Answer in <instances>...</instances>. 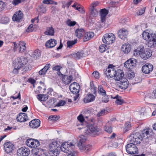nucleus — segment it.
Instances as JSON below:
<instances>
[{
  "label": "nucleus",
  "mask_w": 156,
  "mask_h": 156,
  "mask_svg": "<svg viewBox=\"0 0 156 156\" xmlns=\"http://www.w3.org/2000/svg\"><path fill=\"white\" fill-rule=\"evenodd\" d=\"M74 147V145L72 143L65 142L62 144L60 149L65 153H69L68 156H75L72 153V151Z\"/></svg>",
  "instance_id": "7ed1b4c3"
},
{
  "label": "nucleus",
  "mask_w": 156,
  "mask_h": 156,
  "mask_svg": "<svg viewBox=\"0 0 156 156\" xmlns=\"http://www.w3.org/2000/svg\"><path fill=\"white\" fill-rule=\"evenodd\" d=\"M117 83V86L121 89L125 90L128 86L129 83L126 78H123Z\"/></svg>",
  "instance_id": "9b49d317"
},
{
  "label": "nucleus",
  "mask_w": 156,
  "mask_h": 156,
  "mask_svg": "<svg viewBox=\"0 0 156 156\" xmlns=\"http://www.w3.org/2000/svg\"><path fill=\"white\" fill-rule=\"evenodd\" d=\"M135 74L133 72H130L127 74V78L129 80L133 79L134 77Z\"/></svg>",
  "instance_id": "864d4df0"
},
{
  "label": "nucleus",
  "mask_w": 156,
  "mask_h": 156,
  "mask_svg": "<svg viewBox=\"0 0 156 156\" xmlns=\"http://www.w3.org/2000/svg\"><path fill=\"white\" fill-rule=\"evenodd\" d=\"M79 88H74L72 90H70V91L73 94H78L79 92Z\"/></svg>",
  "instance_id": "338daca9"
},
{
  "label": "nucleus",
  "mask_w": 156,
  "mask_h": 156,
  "mask_svg": "<svg viewBox=\"0 0 156 156\" xmlns=\"http://www.w3.org/2000/svg\"><path fill=\"white\" fill-rule=\"evenodd\" d=\"M107 48L106 45L105 44H103L100 46L99 50L100 52L103 53L107 50Z\"/></svg>",
  "instance_id": "a18cd8bd"
},
{
  "label": "nucleus",
  "mask_w": 156,
  "mask_h": 156,
  "mask_svg": "<svg viewBox=\"0 0 156 156\" xmlns=\"http://www.w3.org/2000/svg\"><path fill=\"white\" fill-rule=\"evenodd\" d=\"M35 152H34L33 154L34 156L37 155H40L41 154V151H42V149H39L38 148H35Z\"/></svg>",
  "instance_id": "3c124183"
},
{
  "label": "nucleus",
  "mask_w": 156,
  "mask_h": 156,
  "mask_svg": "<svg viewBox=\"0 0 156 156\" xmlns=\"http://www.w3.org/2000/svg\"><path fill=\"white\" fill-rule=\"evenodd\" d=\"M119 96L118 95H117L114 98H112L114 99H116V100L115 101V103L118 105H122L123 103V100L121 98H119Z\"/></svg>",
  "instance_id": "4c0bfd02"
},
{
  "label": "nucleus",
  "mask_w": 156,
  "mask_h": 156,
  "mask_svg": "<svg viewBox=\"0 0 156 156\" xmlns=\"http://www.w3.org/2000/svg\"><path fill=\"white\" fill-rule=\"evenodd\" d=\"M90 89L92 93L94 94H96L97 91V87L95 86L93 81L90 82Z\"/></svg>",
  "instance_id": "f704fd0d"
},
{
  "label": "nucleus",
  "mask_w": 156,
  "mask_h": 156,
  "mask_svg": "<svg viewBox=\"0 0 156 156\" xmlns=\"http://www.w3.org/2000/svg\"><path fill=\"white\" fill-rule=\"evenodd\" d=\"M66 23L68 26H73L76 25V22L75 21H71L70 19H68L66 22Z\"/></svg>",
  "instance_id": "09e8293b"
},
{
  "label": "nucleus",
  "mask_w": 156,
  "mask_h": 156,
  "mask_svg": "<svg viewBox=\"0 0 156 156\" xmlns=\"http://www.w3.org/2000/svg\"><path fill=\"white\" fill-rule=\"evenodd\" d=\"M26 0H14L12 1V3L15 5H17L19 3L23 2Z\"/></svg>",
  "instance_id": "0e129e2a"
},
{
  "label": "nucleus",
  "mask_w": 156,
  "mask_h": 156,
  "mask_svg": "<svg viewBox=\"0 0 156 156\" xmlns=\"http://www.w3.org/2000/svg\"><path fill=\"white\" fill-rule=\"evenodd\" d=\"M72 79L73 77L71 75L68 76L67 75H64L63 76V78H62V80L64 84L68 85L72 81Z\"/></svg>",
  "instance_id": "393cba45"
},
{
  "label": "nucleus",
  "mask_w": 156,
  "mask_h": 156,
  "mask_svg": "<svg viewBox=\"0 0 156 156\" xmlns=\"http://www.w3.org/2000/svg\"><path fill=\"white\" fill-rule=\"evenodd\" d=\"M1 21L2 23H6L9 22V19L6 16H3L1 18Z\"/></svg>",
  "instance_id": "de8ad7c7"
},
{
  "label": "nucleus",
  "mask_w": 156,
  "mask_h": 156,
  "mask_svg": "<svg viewBox=\"0 0 156 156\" xmlns=\"http://www.w3.org/2000/svg\"><path fill=\"white\" fill-rule=\"evenodd\" d=\"M75 33L76 36L78 38H80L83 36L85 33V31L82 28L78 29L75 30Z\"/></svg>",
  "instance_id": "bb28decb"
},
{
  "label": "nucleus",
  "mask_w": 156,
  "mask_h": 156,
  "mask_svg": "<svg viewBox=\"0 0 156 156\" xmlns=\"http://www.w3.org/2000/svg\"><path fill=\"white\" fill-rule=\"evenodd\" d=\"M95 99V96L93 94H89L87 95L83 99L85 103H87L93 101Z\"/></svg>",
  "instance_id": "5701e85b"
},
{
  "label": "nucleus",
  "mask_w": 156,
  "mask_h": 156,
  "mask_svg": "<svg viewBox=\"0 0 156 156\" xmlns=\"http://www.w3.org/2000/svg\"><path fill=\"white\" fill-rule=\"evenodd\" d=\"M103 97L102 98V101L104 103H107L108 101V95L106 94L104 95H103Z\"/></svg>",
  "instance_id": "052dcab7"
},
{
  "label": "nucleus",
  "mask_w": 156,
  "mask_h": 156,
  "mask_svg": "<svg viewBox=\"0 0 156 156\" xmlns=\"http://www.w3.org/2000/svg\"><path fill=\"white\" fill-rule=\"evenodd\" d=\"M98 11L97 10L94 8H93L92 9L90 10V17H96L98 15Z\"/></svg>",
  "instance_id": "e433bc0d"
},
{
  "label": "nucleus",
  "mask_w": 156,
  "mask_h": 156,
  "mask_svg": "<svg viewBox=\"0 0 156 156\" xmlns=\"http://www.w3.org/2000/svg\"><path fill=\"white\" fill-rule=\"evenodd\" d=\"M37 97L40 101H45L48 99V96L46 94H39L37 95Z\"/></svg>",
  "instance_id": "2f4dec72"
},
{
  "label": "nucleus",
  "mask_w": 156,
  "mask_h": 156,
  "mask_svg": "<svg viewBox=\"0 0 156 156\" xmlns=\"http://www.w3.org/2000/svg\"><path fill=\"white\" fill-rule=\"evenodd\" d=\"M77 119H78V121L76 122V126H77L80 125H83V122L84 121L86 122L82 114L80 115L77 117Z\"/></svg>",
  "instance_id": "473e14b6"
},
{
  "label": "nucleus",
  "mask_w": 156,
  "mask_h": 156,
  "mask_svg": "<svg viewBox=\"0 0 156 156\" xmlns=\"http://www.w3.org/2000/svg\"><path fill=\"white\" fill-rule=\"evenodd\" d=\"M91 145L90 144H84L80 147L81 150H83L85 151H89L91 149Z\"/></svg>",
  "instance_id": "72a5a7b5"
},
{
  "label": "nucleus",
  "mask_w": 156,
  "mask_h": 156,
  "mask_svg": "<svg viewBox=\"0 0 156 156\" xmlns=\"http://www.w3.org/2000/svg\"><path fill=\"white\" fill-rule=\"evenodd\" d=\"M66 102L65 101L62 100H61L59 101L56 104V106L59 107L61 106H64L66 104Z\"/></svg>",
  "instance_id": "bf43d9fd"
},
{
  "label": "nucleus",
  "mask_w": 156,
  "mask_h": 156,
  "mask_svg": "<svg viewBox=\"0 0 156 156\" xmlns=\"http://www.w3.org/2000/svg\"><path fill=\"white\" fill-rule=\"evenodd\" d=\"M135 144L133 142H130L126 146V151L128 154H138V149Z\"/></svg>",
  "instance_id": "423d86ee"
},
{
  "label": "nucleus",
  "mask_w": 156,
  "mask_h": 156,
  "mask_svg": "<svg viewBox=\"0 0 156 156\" xmlns=\"http://www.w3.org/2000/svg\"><path fill=\"white\" fill-rule=\"evenodd\" d=\"M34 139H29L26 141V143L28 146L29 147H33V145H34Z\"/></svg>",
  "instance_id": "ea45409f"
},
{
  "label": "nucleus",
  "mask_w": 156,
  "mask_h": 156,
  "mask_svg": "<svg viewBox=\"0 0 156 156\" xmlns=\"http://www.w3.org/2000/svg\"><path fill=\"white\" fill-rule=\"evenodd\" d=\"M125 127L126 130V131H128L130 129L131 127V124L130 122H126L125 125Z\"/></svg>",
  "instance_id": "4d7b16f0"
},
{
  "label": "nucleus",
  "mask_w": 156,
  "mask_h": 156,
  "mask_svg": "<svg viewBox=\"0 0 156 156\" xmlns=\"http://www.w3.org/2000/svg\"><path fill=\"white\" fill-rule=\"evenodd\" d=\"M26 43L22 41H20L19 42V49L20 53L24 52L26 49Z\"/></svg>",
  "instance_id": "cd10ccee"
},
{
  "label": "nucleus",
  "mask_w": 156,
  "mask_h": 156,
  "mask_svg": "<svg viewBox=\"0 0 156 156\" xmlns=\"http://www.w3.org/2000/svg\"><path fill=\"white\" fill-rule=\"evenodd\" d=\"M108 12V10L104 8L101 10L100 13L101 16V20L102 23H103L105 20L106 16Z\"/></svg>",
  "instance_id": "412c9836"
},
{
  "label": "nucleus",
  "mask_w": 156,
  "mask_h": 156,
  "mask_svg": "<svg viewBox=\"0 0 156 156\" xmlns=\"http://www.w3.org/2000/svg\"><path fill=\"white\" fill-rule=\"evenodd\" d=\"M23 14L22 12L20 10L16 12L13 15L12 20L13 21L16 22H20L22 20Z\"/></svg>",
  "instance_id": "f8f14e48"
},
{
  "label": "nucleus",
  "mask_w": 156,
  "mask_h": 156,
  "mask_svg": "<svg viewBox=\"0 0 156 156\" xmlns=\"http://www.w3.org/2000/svg\"><path fill=\"white\" fill-rule=\"evenodd\" d=\"M92 76L96 79H98L99 78V73L97 71H94L92 74Z\"/></svg>",
  "instance_id": "5fc2aeb1"
},
{
  "label": "nucleus",
  "mask_w": 156,
  "mask_h": 156,
  "mask_svg": "<svg viewBox=\"0 0 156 156\" xmlns=\"http://www.w3.org/2000/svg\"><path fill=\"white\" fill-rule=\"evenodd\" d=\"M40 121L39 119H34L29 122V126L31 128H37L40 126Z\"/></svg>",
  "instance_id": "dca6fc26"
},
{
  "label": "nucleus",
  "mask_w": 156,
  "mask_h": 156,
  "mask_svg": "<svg viewBox=\"0 0 156 156\" xmlns=\"http://www.w3.org/2000/svg\"><path fill=\"white\" fill-rule=\"evenodd\" d=\"M124 73L123 71L121 70H118L116 71L115 74L114 79L117 81H120L124 77Z\"/></svg>",
  "instance_id": "f3484780"
},
{
  "label": "nucleus",
  "mask_w": 156,
  "mask_h": 156,
  "mask_svg": "<svg viewBox=\"0 0 156 156\" xmlns=\"http://www.w3.org/2000/svg\"><path fill=\"white\" fill-rule=\"evenodd\" d=\"M30 153L29 149L25 147H21L17 151V154L18 156H28Z\"/></svg>",
  "instance_id": "1a4fd4ad"
},
{
  "label": "nucleus",
  "mask_w": 156,
  "mask_h": 156,
  "mask_svg": "<svg viewBox=\"0 0 156 156\" xmlns=\"http://www.w3.org/2000/svg\"><path fill=\"white\" fill-rule=\"evenodd\" d=\"M59 118L60 117L59 116H57V115H54L50 116L48 118L52 120L56 121L58 120Z\"/></svg>",
  "instance_id": "13d9d810"
},
{
  "label": "nucleus",
  "mask_w": 156,
  "mask_h": 156,
  "mask_svg": "<svg viewBox=\"0 0 156 156\" xmlns=\"http://www.w3.org/2000/svg\"><path fill=\"white\" fill-rule=\"evenodd\" d=\"M84 36L83 37V41H87L93 37L94 34L93 32H89L84 33Z\"/></svg>",
  "instance_id": "b1692460"
},
{
  "label": "nucleus",
  "mask_w": 156,
  "mask_h": 156,
  "mask_svg": "<svg viewBox=\"0 0 156 156\" xmlns=\"http://www.w3.org/2000/svg\"><path fill=\"white\" fill-rule=\"evenodd\" d=\"M87 127V130L85 133L89 136L95 137L98 136L101 133V129L94 124H88Z\"/></svg>",
  "instance_id": "f03ea898"
},
{
  "label": "nucleus",
  "mask_w": 156,
  "mask_h": 156,
  "mask_svg": "<svg viewBox=\"0 0 156 156\" xmlns=\"http://www.w3.org/2000/svg\"><path fill=\"white\" fill-rule=\"evenodd\" d=\"M80 88V86L79 84L76 83L74 82L71 83L69 86V89L70 90H72L74 88Z\"/></svg>",
  "instance_id": "79ce46f5"
},
{
  "label": "nucleus",
  "mask_w": 156,
  "mask_h": 156,
  "mask_svg": "<svg viewBox=\"0 0 156 156\" xmlns=\"http://www.w3.org/2000/svg\"><path fill=\"white\" fill-rule=\"evenodd\" d=\"M143 137L139 133L133 132L129 137V141L133 142L136 144H140L143 139Z\"/></svg>",
  "instance_id": "39448f33"
},
{
  "label": "nucleus",
  "mask_w": 156,
  "mask_h": 156,
  "mask_svg": "<svg viewBox=\"0 0 156 156\" xmlns=\"http://www.w3.org/2000/svg\"><path fill=\"white\" fill-rule=\"evenodd\" d=\"M55 33L54 29L52 26L47 27L46 28V31L44 34L46 35L53 36Z\"/></svg>",
  "instance_id": "a878e982"
},
{
  "label": "nucleus",
  "mask_w": 156,
  "mask_h": 156,
  "mask_svg": "<svg viewBox=\"0 0 156 156\" xmlns=\"http://www.w3.org/2000/svg\"><path fill=\"white\" fill-rule=\"evenodd\" d=\"M98 93L99 94L103 96L106 94L105 90L104 89L103 87L101 85L98 86Z\"/></svg>",
  "instance_id": "58836bf2"
},
{
  "label": "nucleus",
  "mask_w": 156,
  "mask_h": 156,
  "mask_svg": "<svg viewBox=\"0 0 156 156\" xmlns=\"http://www.w3.org/2000/svg\"><path fill=\"white\" fill-rule=\"evenodd\" d=\"M115 37L114 34L111 33L105 34L103 37L102 41L104 43L108 44H112L115 40Z\"/></svg>",
  "instance_id": "0eeeda50"
},
{
  "label": "nucleus",
  "mask_w": 156,
  "mask_h": 156,
  "mask_svg": "<svg viewBox=\"0 0 156 156\" xmlns=\"http://www.w3.org/2000/svg\"><path fill=\"white\" fill-rule=\"evenodd\" d=\"M27 62L28 60L26 57L21 56L17 58L13 64L17 65L19 68H21L26 65Z\"/></svg>",
  "instance_id": "6e6552de"
},
{
  "label": "nucleus",
  "mask_w": 156,
  "mask_h": 156,
  "mask_svg": "<svg viewBox=\"0 0 156 156\" xmlns=\"http://www.w3.org/2000/svg\"><path fill=\"white\" fill-rule=\"evenodd\" d=\"M61 68L60 66H56L53 67L52 69L53 70H56L58 71H59L60 70V69Z\"/></svg>",
  "instance_id": "774afa93"
},
{
  "label": "nucleus",
  "mask_w": 156,
  "mask_h": 156,
  "mask_svg": "<svg viewBox=\"0 0 156 156\" xmlns=\"http://www.w3.org/2000/svg\"><path fill=\"white\" fill-rule=\"evenodd\" d=\"M107 112V108H105L101 110L97 114V116L100 117L102 115H104L106 114Z\"/></svg>",
  "instance_id": "c03bdc74"
},
{
  "label": "nucleus",
  "mask_w": 156,
  "mask_h": 156,
  "mask_svg": "<svg viewBox=\"0 0 156 156\" xmlns=\"http://www.w3.org/2000/svg\"><path fill=\"white\" fill-rule=\"evenodd\" d=\"M151 131L150 129H146L143 130L142 133V136L143 137H145L146 138L147 137V136L149 135V133Z\"/></svg>",
  "instance_id": "a19ab883"
},
{
  "label": "nucleus",
  "mask_w": 156,
  "mask_h": 156,
  "mask_svg": "<svg viewBox=\"0 0 156 156\" xmlns=\"http://www.w3.org/2000/svg\"><path fill=\"white\" fill-rule=\"evenodd\" d=\"M33 55L35 56V57L36 58H38L40 57L41 53L39 51L35 50L33 52Z\"/></svg>",
  "instance_id": "e2e57ef3"
},
{
  "label": "nucleus",
  "mask_w": 156,
  "mask_h": 156,
  "mask_svg": "<svg viewBox=\"0 0 156 156\" xmlns=\"http://www.w3.org/2000/svg\"><path fill=\"white\" fill-rule=\"evenodd\" d=\"M14 66V68L13 70V73L17 74L18 73V70L21 68H19V67H18L15 64H13Z\"/></svg>",
  "instance_id": "6e6d98bb"
},
{
  "label": "nucleus",
  "mask_w": 156,
  "mask_h": 156,
  "mask_svg": "<svg viewBox=\"0 0 156 156\" xmlns=\"http://www.w3.org/2000/svg\"><path fill=\"white\" fill-rule=\"evenodd\" d=\"M86 139L85 138H81L80 139L79 142L78 143V147H80L82 146L85 144L84 143L86 141Z\"/></svg>",
  "instance_id": "8fccbe9b"
},
{
  "label": "nucleus",
  "mask_w": 156,
  "mask_h": 156,
  "mask_svg": "<svg viewBox=\"0 0 156 156\" xmlns=\"http://www.w3.org/2000/svg\"><path fill=\"white\" fill-rule=\"evenodd\" d=\"M57 44V41L54 39H51L48 40L45 44L46 47L51 48L55 47Z\"/></svg>",
  "instance_id": "4be33fe9"
},
{
  "label": "nucleus",
  "mask_w": 156,
  "mask_h": 156,
  "mask_svg": "<svg viewBox=\"0 0 156 156\" xmlns=\"http://www.w3.org/2000/svg\"><path fill=\"white\" fill-rule=\"evenodd\" d=\"M142 35L144 40L148 41L147 45L148 47L154 48L156 46V34L146 31L144 32Z\"/></svg>",
  "instance_id": "f257e3e1"
},
{
  "label": "nucleus",
  "mask_w": 156,
  "mask_h": 156,
  "mask_svg": "<svg viewBox=\"0 0 156 156\" xmlns=\"http://www.w3.org/2000/svg\"><path fill=\"white\" fill-rule=\"evenodd\" d=\"M39 10L42 13H44L46 11V7L43 4H41L39 6Z\"/></svg>",
  "instance_id": "49530a36"
},
{
  "label": "nucleus",
  "mask_w": 156,
  "mask_h": 156,
  "mask_svg": "<svg viewBox=\"0 0 156 156\" xmlns=\"http://www.w3.org/2000/svg\"><path fill=\"white\" fill-rule=\"evenodd\" d=\"M33 25L32 24L30 25L26 30V31L27 32H30L34 30L33 27Z\"/></svg>",
  "instance_id": "680f3d73"
},
{
  "label": "nucleus",
  "mask_w": 156,
  "mask_h": 156,
  "mask_svg": "<svg viewBox=\"0 0 156 156\" xmlns=\"http://www.w3.org/2000/svg\"><path fill=\"white\" fill-rule=\"evenodd\" d=\"M50 64H47L39 72V74L41 75H45L48 70L50 68Z\"/></svg>",
  "instance_id": "c85d7f7f"
},
{
  "label": "nucleus",
  "mask_w": 156,
  "mask_h": 156,
  "mask_svg": "<svg viewBox=\"0 0 156 156\" xmlns=\"http://www.w3.org/2000/svg\"><path fill=\"white\" fill-rule=\"evenodd\" d=\"M152 55V52L149 48L145 49L141 54V58L144 60L148 59Z\"/></svg>",
  "instance_id": "ddd939ff"
},
{
  "label": "nucleus",
  "mask_w": 156,
  "mask_h": 156,
  "mask_svg": "<svg viewBox=\"0 0 156 156\" xmlns=\"http://www.w3.org/2000/svg\"><path fill=\"white\" fill-rule=\"evenodd\" d=\"M121 49L125 54H128L131 50L130 45L129 44H124L122 46Z\"/></svg>",
  "instance_id": "c756f323"
},
{
  "label": "nucleus",
  "mask_w": 156,
  "mask_h": 156,
  "mask_svg": "<svg viewBox=\"0 0 156 156\" xmlns=\"http://www.w3.org/2000/svg\"><path fill=\"white\" fill-rule=\"evenodd\" d=\"M104 129L108 133H111L112 132V127L111 126H109L106 125Z\"/></svg>",
  "instance_id": "603ef678"
},
{
  "label": "nucleus",
  "mask_w": 156,
  "mask_h": 156,
  "mask_svg": "<svg viewBox=\"0 0 156 156\" xmlns=\"http://www.w3.org/2000/svg\"><path fill=\"white\" fill-rule=\"evenodd\" d=\"M144 47L143 46L139 47L136 49L134 50V55L135 56L140 55L141 57V54L143 51Z\"/></svg>",
  "instance_id": "7c9ffc66"
},
{
  "label": "nucleus",
  "mask_w": 156,
  "mask_h": 156,
  "mask_svg": "<svg viewBox=\"0 0 156 156\" xmlns=\"http://www.w3.org/2000/svg\"><path fill=\"white\" fill-rule=\"evenodd\" d=\"M61 147L60 145L57 142L53 141L49 145V151L55 156H57L59 154Z\"/></svg>",
  "instance_id": "20e7f679"
},
{
  "label": "nucleus",
  "mask_w": 156,
  "mask_h": 156,
  "mask_svg": "<svg viewBox=\"0 0 156 156\" xmlns=\"http://www.w3.org/2000/svg\"><path fill=\"white\" fill-rule=\"evenodd\" d=\"M84 55V52L83 51L77 52L76 53L73 55V57L78 59H79Z\"/></svg>",
  "instance_id": "c9c22d12"
},
{
  "label": "nucleus",
  "mask_w": 156,
  "mask_h": 156,
  "mask_svg": "<svg viewBox=\"0 0 156 156\" xmlns=\"http://www.w3.org/2000/svg\"><path fill=\"white\" fill-rule=\"evenodd\" d=\"M153 66L151 64H146L143 66L142 68V72L145 74L149 73L153 70Z\"/></svg>",
  "instance_id": "4468645a"
},
{
  "label": "nucleus",
  "mask_w": 156,
  "mask_h": 156,
  "mask_svg": "<svg viewBox=\"0 0 156 156\" xmlns=\"http://www.w3.org/2000/svg\"><path fill=\"white\" fill-rule=\"evenodd\" d=\"M128 31L125 29L122 28L118 32V37L121 39L125 40L128 34Z\"/></svg>",
  "instance_id": "2eb2a0df"
},
{
  "label": "nucleus",
  "mask_w": 156,
  "mask_h": 156,
  "mask_svg": "<svg viewBox=\"0 0 156 156\" xmlns=\"http://www.w3.org/2000/svg\"><path fill=\"white\" fill-rule=\"evenodd\" d=\"M116 72V71L115 69H106L105 73L108 77H110V78H112L115 77Z\"/></svg>",
  "instance_id": "6ab92c4d"
},
{
  "label": "nucleus",
  "mask_w": 156,
  "mask_h": 156,
  "mask_svg": "<svg viewBox=\"0 0 156 156\" xmlns=\"http://www.w3.org/2000/svg\"><path fill=\"white\" fill-rule=\"evenodd\" d=\"M77 41L76 40H75L74 41H68L67 42V47L71 48L72 47L73 45L77 43Z\"/></svg>",
  "instance_id": "37998d69"
},
{
  "label": "nucleus",
  "mask_w": 156,
  "mask_h": 156,
  "mask_svg": "<svg viewBox=\"0 0 156 156\" xmlns=\"http://www.w3.org/2000/svg\"><path fill=\"white\" fill-rule=\"evenodd\" d=\"M27 115L25 113H20L16 117V119L18 122H24L27 120L28 119Z\"/></svg>",
  "instance_id": "a211bd4d"
},
{
  "label": "nucleus",
  "mask_w": 156,
  "mask_h": 156,
  "mask_svg": "<svg viewBox=\"0 0 156 156\" xmlns=\"http://www.w3.org/2000/svg\"><path fill=\"white\" fill-rule=\"evenodd\" d=\"M136 60L134 59H130L127 60L124 63V66L129 69L133 68L136 66Z\"/></svg>",
  "instance_id": "9d476101"
},
{
  "label": "nucleus",
  "mask_w": 156,
  "mask_h": 156,
  "mask_svg": "<svg viewBox=\"0 0 156 156\" xmlns=\"http://www.w3.org/2000/svg\"><path fill=\"white\" fill-rule=\"evenodd\" d=\"M34 145H33V147L36 148L40 145L39 142L37 140H34Z\"/></svg>",
  "instance_id": "69168bd1"
},
{
  "label": "nucleus",
  "mask_w": 156,
  "mask_h": 156,
  "mask_svg": "<svg viewBox=\"0 0 156 156\" xmlns=\"http://www.w3.org/2000/svg\"><path fill=\"white\" fill-rule=\"evenodd\" d=\"M14 147L13 145L9 142H6L4 144V147L5 151L8 153L12 151Z\"/></svg>",
  "instance_id": "aec40b11"
}]
</instances>
